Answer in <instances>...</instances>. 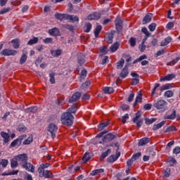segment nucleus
<instances>
[{
    "instance_id": "nucleus-48",
    "label": "nucleus",
    "mask_w": 180,
    "mask_h": 180,
    "mask_svg": "<svg viewBox=\"0 0 180 180\" xmlns=\"http://www.w3.org/2000/svg\"><path fill=\"white\" fill-rule=\"evenodd\" d=\"M9 162L8 161V160H1V161L0 162V165H2L3 168H6V165H8V163Z\"/></svg>"
},
{
    "instance_id": "nucleus-6",
    "label": "nucleus",
    "mask_w": 180,
    "mask_h": 180,
    "mask_svg": "<svg viewBox=\"0 0 180 180\" xmlns=\"http://www.w3.org/2000/svg\"><path fill=\"white\" fill-rule=\"evenodd\" d=\"M57 130H58V127L55 124L51 123L48 126V131L50 133L52 139L56 138V134L57 133Z\"/></svg>"
},
{
    "instance_id": "nucleus-8",
    "label": "nucleus",
    "mask_w": 180,
    "mask_h": 180,
    "mask_svg": "<svg viewBox=\"0 0 180 180\" xmlns=\"http://www.w3.org/2000/svg\"><path fill=\"white\" fill-rule=\"evenodd\" d=\"M1 54H2V56H16V54H18V51L9 49H6L1 52Z\"/></svg>"
},
{
    "instance_id": "nucleus-47",
    "label": "nucleus",
    "mask_w": 180,
    "mask_h": 180,
    "mask_svg": "<svg viewBox=\"0 0 180 180\" xmlns=\"http://www.w3.org/2000/svg\"><path fill=\"white\" fill-rule=\"evenodd\" d=\"M140 117H141V114L140 112H136V116L133 118L132 121L134 123H136V122L140 120Z\"/></svg>"
},
{
    "instance_id": "nucleus-42",
    "label": "nucleus",
    "mask_w": 180,
    "mask_h": 180,
    "mask_svg": "<svg viewBox=\"0 0 180 180\" xmlns=\"http://www.w3.org/2000/svg\"><path fill=\"white\" fill-rule=\"evenodd\" d=\"M156 121H157V118H152V119L146 118L145 120V123H146V124H151L154 123V122H156Z\"/></svg>"
},
{
    "instance_id": "nucleus-39",
    "label": "nucleus",
    "mask_w": 180,
    "mask_h": 180,
    "mask_svg": "<svg viewBox=\"0 0 180 180\" xmlns=\"http://www.w3.org/2000/svg\"><path fill=\"white\" fill-rule=\"evenodd\" d=\"M107 43L108 44H112L113 43V32L110 35H109L106 39H105Z\"/></svg>"
},
{
    "instance_id": "nucleus-26",
    "label": "nucleus",
    "mask_w": 180,
    "mask_h": 180,
    "mask_svg": "<svg viewBox=\"0 0 180 180\" xmlns=\"http://www.w3.org/2000/svg\"><path fill=\"white\" fill-rule=\"evenodd\" d=\"M103 91L104 94H113V92L115 91V89H113V87L106 86L103 89Z\"/></svg>"
},
{
    "instance_id": "nucleus-30",
    "label": "nucleus",
    "mask_w": 180,
    "mask_h": 180,
    "mask_svg": "<svg viewBox=\"0 0 180 180\" xmlns=\"http://www.w3.org/2000/svg\"><path fill=\"white\" fill-rule=\"evenodd\" d=\"M33 142V136L30 135L26 140H25L22 142V144L24 146H27L28 144H30V143Z\"/></svg>"
},
{
    "instance_id": "nucleus-15",
    "label": "nucleus",
    "mask_w": 180,
    "mask_h": 180,
    "mask_svg": "<svg viewBox=\"0 0 180 180\" xmlns=\"http://www.w3.org/2000/svg\"><path fill=\"white\" fill-rule=\"evenodd\" d=\"M67 19L70 20V22H79V18L77 15H68Z\"/></svg>"
},
{
    "instance_id": "nucleus-13",
    "label": "nucleus",
    "mask_w": 180,
    "mask_h": 180,
    "mask_svg": "<svg viewBox=\"0 0 180 180\" xmlns=\"http://www.w3.org/2000/svg\"><path fill=\"white\" fill-rule=\"evenodd\" d=\"M151 19H153V14L148 13L143 19V25H147V23H150V22H151Z\"/></svg>"
},
{
    "instance_id": "nucleus-7",
    "label": "nucleus",
    "mask_w": 180,
    "mask_h": 180,
    "mask_svg": "<svg viewBox=\"0 0 180 180\" xmlns=\"http://www.w3.org/2000/svg\"><path fill=\"white\" fill-rule=\"evenodd\" d=\"M115 27L117 32L118 33H120L123 29V20H122V18L117 17L115 20Z\"/></svg>"
},
{
    "instance_id": "nucleus-49",
    "label": "nucleus",
    "mask_w": 180,
    "mask_h": 180,
    "mask_svg": "<svg viewBox=\"0 0 180 180\" xmlns=\"http://www.w3.org/2000/svg\"><path fill=\"white\" fill-rule=\"evenodd\" d=\"M165 96H166L167 98H171L172 96H174V92H172V91H167L165 93Z\"/></svg>"
},
{
    "instance_id": "nucleus-40",
    "label": "nucleus",
    "mask_w": 180,
    "mask_h": 180,
    "mask_svg": "<svg viewBox=\"0 0 180 180\" xmlns=\"http://www.w3.org/2000/svg\"><path fill=\"white\" fill-rule=\"evenodd\" d=\"M176 117V112L174 110L170 115H166L165 119L174 120Z\"/></svg>"
},
{
    "instance_id": "nucleus-4",
    "label": "nucleus",
    "mask_w": 180,
    "mask_h": 180,
    "mask_svg": "<svg viewBox=\"0 0 180 180\" xmlns=\"http://www.w3.org/2000/svg\"><path fill=\"white\" fill-rule=\"evenodd\" d=\"M38 172L41 178H53V174L49 170H44V167L41 166L38 168Z\"/></svg>"
},
{
    "instance_id": "nucleus-27",
    "label": "nucleus",
    "mask_w": 180,
    "mask_h": 180,
    "mask_svg": "<svg viewBox=\"0 0 180 180\" xmlns=\"http://www.w3.org/2000/svg\"><path fill=\"white\" fill-rule=\"evenodd\" d=\"M26 113H36L37 112V107L34 106L29 108L25 109Z\"/></svg>"
},
{
    "instance_id": "nucleus-1",
    "label": "nucleus",
    "mask_w": 180,
    "mask_h": 180,
    "mask_svg": "<svg viewBox=\"0 0 180 180\" xmlns=\"http://www.w3.org/2000/svg\"><path fill=\"white\" fill-rule=\"evenodd\" d=\"M27 155L21 154L16 156L15 160L19 162L20 165L25 168L29 172H34V166L27 162Z\"/></svg>"
},
{
    "instance_id": "nucleus-37",
    "label": "nucleus",
    "mask_w": 180,
    "mask_h": 180,
    "mask_svg": "<svg viewBox=\"0 0 180 180\" xmlns=\"http://www.w3.org/2000/svg\"><path fill=\"white\" fill-rule=\"evenodd\" d=\"M108 126H109V122L101 123L98 125V129L103 130V129H105V127H108Z\"/></svg>"
},
{
    "instance_id": "nucleus-9",
    "label": "nucleus",
    "mask_w": 180,
    "mask_h": 180,
    "mask_svg": "<svg viewBox=\"0 0 180 180\" xmlns=\"http://www.w3.org/2000/svg\"><path fill=\"white\" fill-rule=\"evenodd\" d=\"M79 98H81V93L76 92L69 99V102L70 103H74V102H77V101H78Z\"/></svg>"
},
{
    "instance_id": "nucleus-35",
    "label": "nucleus",
    "mask_w": 180,
    "mask_h": 180,
    "mask_svg": "<svg viewBox=\"0 0 180 180\" xmlns=\"http://www.w3.org/2000/svg\"><path fill=\"white\" fill-rule=\"evenodd\" d=\"M89 160H91V155H89V153H86L82 158V161L84 162H88Z\"/></svg>"
},
{
    "instance_id": "nucleus-46",
    "label": "nucleus",
    "mask_w": 180,
    "mask_h": 180,
    "mask_svg": "<svg viewBox=\"0 0 180 180\" xmlns=\"http://www.w3.org/2000/svg\"><path fill=\"white\" fill-rule=\"evenodd\" d=\"M180 60L179 57L176 58L175 59H174L173 60L167 63V65H175V64H176V63H178V60Z\"/></svg>"
},
{
    "instance_id": "nucleus-44",
    "label": "nucleus",
    "mask_w": 180,
    "mask_h": 180,
    "mask_svg": "<svg viewBox=\"0 0 180 180\" xmlns=\"http://www.w3.org/2000/svg\"><path fill=\"white\" fill-rule=\"evenodd\" d=\"M176 130V127H175V126H171L165 129V133H169L170 131H175Z\"/></svg>"
},
{
    "instance_id": "nucleus-38",
    "label": "nucleus",
    "mask_w": 180,
    "mask_h": 180,
    "mask_svg": "<svg viewBox=\"0 0 180 180\" xmlns=\"http://www.w3.org/2000/svg\"><path fill=\"white\" fill-rule=\"evenodd\" d=\"M39 41V38L37 37H34L33 39H30L28 42L27 44L30 46H32V44H36Z\"/></svg>"
},
{
    "instance_id": "nucleus-53",
    "label": "nucleus",
    "mask_w": 180,
    "mask_h": 180,
    "mask_svg": "<svg viewBox=\"0 0 180 180\" xmlns=\"http://www.w3.org/2000/svg\"><path fill=\"white\" fill-rule=\"evenodd\" d=\"M129 44L131 47H134L136 46V38L131 37L129 39Z\"/></svg>"
},
{
    "instance_id": "nucleus-20",
    "label": "nucleus",
    "mask_w": 180,
    "mask_h": 180,
    "mask_svg": "<svg viewBox=\"0 0 180 180\" xmlns=\"http://www.w3.org/2000/svg\"><path fill=\"white\" fill-rule=\"evenodd\" d=\"M142 96H143V94H141V91H139L138 95L136 98L134 106H136V105H137V103H140L141 102V101L143 99Z\"/></svg>"
},
{
    "instance_id": "nucleus-64",
    "label": "nucleus",
    "mask_w": 180,
    "mask_h": 180,
    "mask_svg": "<svg viewBox=\"0 0 180 180\" xmlns=\"http://www.w3.org/2000/svg\"><path fill=\"white\" fill-rule=\"evenodd\" d=\"M180 153V147L176 146L174 150H173V154H179Z\"/></svg>"
},
{
    "instance_id": "nucleus-41",
    "label": "nucleus",
    "mask_w": 180,
    "mask_h": 180,
    "mask_svg": "<svg viewBox=\"0 0 180 180\" xmlns=\"http://www.w3.org/2000/svg\"><path fill=\"white\" fill-rule=\"evenodd\" d=\"M20 144H22L20 143V141H18V139H16L15 140H14L11 143V147H16V146H18L19 147V146H20Z\"/></svg>"
},
{
    "instance_id": "nucleus-22",
    "label": "nucleus",
    "mask_w": 180,
    "mask_h": 180,
    "mask_svg": "<svg viewBox=\"0 0 180 180\" xmlns=\"http://www.w3.org/2000/svg\"><path fill=\"white\" fill-rule=\"evenodd\" d=\"M120 46V44H119V42L114 43L110 48L111 53H115V51H117V49H119Z\"/></svg>"
},
{
    "instance_id": "nucleus-43",
    "label": "nucleus",
    "mask_w": 180,
    "mask_h": 180,
    "mask_svg": "<svg viewBox=\"0 0 180 180\" xmlns=\"http://www.w3.org/2000/svg\"><path fill=\"white\" fill-rule=\"evenodd\" d=\"M56 76V73L54 72H51L49 74V77H50V82L51 84H55L56 83V79H54V77Z\"/></svg>"
},
{
    "instance_id": "nucleus-60",
    "label": "nucleus",
    "mask_w": 180,
    "mask_h": 180,
    "mask_svg": "<svg viewBox=\"0 0 180 180\" xmlns=\"http://www.w3.org/2000/svg\"><path fill=\"white\" fill-rule=\"evenodd\" d=\"M169 86H170L169 84H165L160 87V91H162L167 89H169Z\"/></svg>"
},
{
    "instance_id": "nucleus-25",
    "label": "nucleus",
    "mask_w": 180,
    "mask_h": 180,
    "mask_svg": "<svg viewBox=\"0 0 180 180\" xmlns=\"http://www.w3.org/2000/svg\"><path fill=\"white\" fill-rule=\"evenodd\" d=\"M1 136L4 139V143H8L9 142V134L6 133L4 131L1 132Z\"/></svg>"
},
{
    "instance_id": "nucleus-29",
    "label": "nucleus",
    "mask_w": 180,
    "mask_h": 180,
    "mask_svg": "<svg viewBox=\"0 0 180 180\" xmlns=\"http://www.w3.org/2000/svg\"><path fill=\"white\" fill-rule=\"evenodd\" d=\"M77 109H78V105H77V104H75L68 110V112L70 113V115H71V113H75V112H77Z\"/></svg>"
},
{
    "instance_id": "nucleus-54",
    "label": "nucleus",
    "mask_w": 180,
    "mask_h": 180,
    "mask_svg": "<svg viewBox=\"0 0 180 180\" xmlns=\"http://www.w3.org/2000/svg\"><path fill=\"white\" fill-rule=\"evenodd\" d=\"M141 32H142V33H143L144 34H146V36L147 37H149L150 34H151V33H150V32H148V30H147L146 27H143V28L141 29Z\"/></svg>"
},
{
    "instance_id": "nucleus-55",
    "label": "nucleus",
    "mask_w": 180,
    "mask_h": 180,
    "mask_svg": "<svg viewBox=\"0 0 180 180\" xmlns=\"http://www.w3.org/2000/svg\"><path fill=\"white\" fill-rule=\"evenodd\" d=\"M140 157H141V153H137L136 154H134L132 156V159L136 161V160H139V158H140Z\"/></svg>"
},
{
    "instance_id": "nucleus-17",
    "label": "nucleus",
    "mask_w": 180,
    "mask_h": 180,
    "mask_svg": "<svg viewBox=\"0 0 180 180\" xmlns=\"http://www.w3.org/2000/svg\"><path fill=\"white\" fill-rule=\"evenodd\" d=\"M165 123H167V121H162L158 124H154L153 127V130H154V131H155V130H158V129H161V127H162V126H164V124H165Z\"/></svg>"
},
{
    "instance_id": "nucleus-11",
    "label": "nucleus",
    "mask_w": 180,
    "mask_h": 180,
    "mask_svg": "<svg viewBox=\"0 0 180 180\" xmlns=\"http://www.w3.org/2000/svg\"><path fill=\"white\" fill-rule=\"evenodd\" d=\"M127 75H129V67L126 65L120 73V77H121V78H126Z\"/></svg>"
},
{
    "instance_id": "nucleus-2",
    "label": "nucleus",
    "mask_w": 180,
    "mask_h": 180,
    "mask_svg": "<svg viewBox=\"0 0 180 180\" xmlns=\"http://www.w3.org/2000/svg\"><path fill=\"white\" fill-rule=\"evenodd\" d=\"M74 116L70 112H63L61 116V122L63 124L66 126H72Z\"/></svg>"
},
{
    "instance_id": "nucleus-59",
    "label": "nucleus",
    "mask_w": 180,
    "mask_h": 180,
    "mask_svg": "<svg viewBox=\"0 0 180 180\" xmlns=\"http://www.w3.org/2000/svg\"><path fill=\"white\" fill-rule=\"evenodd\" d=\"M85 77H86V70H83L81 72L80 78L81 79H84Z\"/></svg>"
},
{
    "instance_id": "nucleus-10",
    "label": "nucleus",
    "mask_w": 180,
    "mask_h": 180,
    "mask_svg": "<svg viewBox=\"0 0 180 180\" xmlns=\"http://www.w3.org/2000/svg\"><path fill=\"white\" fill-rule=\"evenodd\" d=\"M88 20H98V19H101V14L99 13H94L92 14H90L87 17Z\"/></svg>"
},
{
    "instance_id": "nucleus-36",
    "label": "nucleus",
    "mask_w": 180,
    "mask_h": 180,
    "mask_svg": "<svg viewBox=\"0 0 180 180\" xmlns=\"http://www.w3.org/2000/svg\"><path fill=\"white\" fill-rule=\"evenodd\" d=\"M85 29H84V32L86 33H89V32H91V29H92V24H91L90 22H87L85 24Z\"/></svg>"
},
{
    "instance_id": "nucleus-18",
    "label": "nucleus",
    "mask_w": 180,
    "mask_h": 180,
    "mask_svg": "<svg viewBox=\"0 0 180 180\" xmlns=\"http://www.w3.org/2000/svg\"><path fill=\"white\" fill-rule=\"evenodd\" d=\"M62 51L61 49L51 50V54L53 57H59V56H61Z\"/></svg>"
},
{
    "instance_id": "nucleus-23",
    "label": "nucleus",
    "mask_w": 180,
    "mask_h": 180,
    "mask_svg": "<svg viewBox=\"0 0 180 180\" xmlns=\"http://www.w3.org/2000/svg\"><path fill=\"white\" fill-rule=\"evenodd\" d=\"M150 143V139L148 138H143L139 142V146H146V144H148Z\"/></svg>"
},
{
    "instance_id": "nucleus-21",
    "label": "nucleus",
    "mask_w": 180,
    "mask_h": 180,
    "mask_svg": "<svg viewBox=\"0 0 180 180\" xmlns=\"http://www.w3.org/2000/svg\"><path fill=\"white\" fill-rule=\"evenodd\" d=\"M11 43L14 49H19V47L20 46V41H19V39H13L11 41Z\"/></svg>"
},
{
    "instance_id": "nucleus-33",
    "label": "nucleus",
    "mask_w": 180,
    "mask_h": 180,
    "mask_svg": "<svg viewBox=\"0 0 180 180\" xmlns=\"http://www.w3.org/2000/svg\"><path fill=\"white\" fill-rule=\"evenodd\" d=\"M26 60H27V52H26L25 53H22L20 59V63L21 64H25V63H26Z\"/></svg>"
},
{
    "instance_id": "nucleus-63",
    "label": "nucleus",
    "mask_w": 180,
    "mask_h": 180,
    "mask_svg": "<svg viewBox=\"0 0 180 180\" xmlns=\"http://www.w3.org/2000/svg\"><path fill=\"white\" fill-rule=\"evenodd\" d=\"M133 162H134V160L132 159V158L131 159H129L127 162V165H128L129 167H131V165H133Z\"/></svg>"
},
{
    "instance_id": "nucleus-34",
    "label": "nucleus",
    "mask_w": 180,
    "mask_h": 180,
    "mask_svg": "<svg viewBox=\"0 0 180 180\" xmlns=\"http://www.w3.org/2000/svg\"><path fill=\"white\" fill-rule=\"evenodd\" d=\"M102 30V26L101 25H98L95 30H94V34H95V37H98L99 36V33H101V31Z\"/></svg>"
},
{
    "instance_id": "nucleus-24",
    "label": "nucleus",
    "mask_w": 180,
    "mask_h": 180,
    "mask_svg": "<svg viewBox=\"0 0 180 180\" xmlns=\"http://www.w3.org/2000/svg\"><path fill=\"white\" fill-rule=\"evenodd\" d=\"M172 41V38L171 37H167L164 41L160 43V46L162 47H164V46H167V44H169L171 41Z\"/></svg>"
},
{
    "instance_id": "nucleus-31",
    "label": "nucleus",
    "mask_w": 180,
    "mask_h": 180,
    "mask_svg": "<svg viewBox=\"0 0 180 180\" xmlns=\"http://www.w3.org/2000/svg\"><path fill=\"white\" fill-rule=\"evenodd\" d=\"M111 153L110 149H108V150H106L105 152H104L100 157V161L102 162L103 161V160H105V158H106V157L108 155L109 153Z\"/></svg>"
},
{
    "instance_id": "nucleus-56",
    "label": "nucleus",
    "mask_w": 180,
    "mask_h": 180,
    "mask_svg": "<svg viewBox=\"0 0 180 180\" xmlns=\"http://www.w3.org/2000/svg\"><path fill=\"white\" fill-rule=\"evenodd\" d=\"M11 168H16L18 167V160H12L11 162Z\"/></svg>"
},
{
    "instance_id": "nucleus-50",
    "label": "nucleus",
    "mask_w": 180,
    "mask_h": 180,
    "mask_svg": "<svg viewBox=\"0 0 180 180\" xmlns=\"http://www.w3.org/2000/svg\"><path fill=\"white\" fill-rule=\"evenodd\" d=\"M155 27H157V24L155 23H152L148 26L150 32H154L155 30Z\"/></svg>"
},
{
    "instance_id": "nucleus-5",
    "label": "nucleus",
    "mask_w": 180,
    "mask_h": 180,
    "mask_svg": "<svg viewBox=\"0 0 180 180\" xmlns=\"http://www.w3.org/2000/svg\"><path fill=\"white\" fill-rule=\"evenodd\" d=\"M118 136L119 135H117V134H113L112 133H108L103 136L102 141H100L99 143L102 144V143H109V141H112V140L117 139Z\"/></svg>"
},
{
    "instance_id": "nucleus-58",
    "label": "nucleus",
    "mask_w": 180,
    "mask_h": 180,
    "mask_svg": "<svg viewBox=\"0 0 180 180\" xmlns=\"http://www.w3.org/2000/svg\"><path fill=\"white\" fill-rule=\"evenodd\" d=\"M89 85H91V82L87 81L82 84L81 88L82 89H85V88H86V86H89Z\"/></svg>"
},
{
    "instance_id": "nucleus-12",
    "label": "nucleus",
    "mask_w": 180,
    "mask_h": 180,
    "mask_svg": "<svg viewBox=\"0 0 180 180\" xmlns=\"http://www.w3.org/2000/svg\"><path fill=\"white\" fill-rule=\"evenodd\" d=\"M120 157V152H118L116 153V155H112L109 158H107V162H115L117 158Z\"/></svg>"
},
{
    "instance_id": "nucleus-3",
    "label": "nucleus",
    "mask_w": 180,
    "mask_h": 180,
    "mask_svg": "<svg viewBox=\"0 0 180 180\" xmlns=\"http://www.w3.org/2000/svg\"><path fill=\"white\" fill-rule=\"evenodd\" d=\"M168 103L167 101L164 100H159L156 103H154V108H156L158 110H160V112H165L167 110V105Z\"/></svg>"
},
{
    "instance_id": "nucleus-52",
    "label": "nucleus",
    "mask_w": 180,
    "mask_h": 180,
    "mask_svg": "<svg viewBox=\"0 0 180 180\" xmlns=\"http://www.w3.org/2000/svg\"><path fill=\"white\" fill-rule=\"evenodd\" d=\"M169 175H171V169H170V168H167V169H166V170L165 171L164 176H165V178H168V177H169Z\"/></svg>"
},
{
    "instance_id": "nucleus-16",
    "label": "nucleus",
    "mask_w": 180,
    "mask_h": 180,
    "mask_svg": "<svg viewBox=\"0 0 180 180\" xmlns=\"http://www.w3.org/2000/svg\"><path fill=\"white\" fill-rule=\"evenodd\" d=\"M77 61L80 65L85 63V56L82 53H78Z\"/></svg>"
},
{
    "instance_id": "nucleus-28",
    "label": "nucleus",
    "mask_w": 180,
    "mask_h": 180,
    "mask_svg": "<svg viewBox=\"0 0 180 180\" xmlns=\"http://www.w3.org/2000/svg\"><path fill=\"white\" fill-rule=\"evenodd\" d=\"M49 34H51V36H58V34H60V32L58 31V29L53 28L49 30Z\"/></svg>"
},
{
    "instance_id": "nucleus-14",
    "label": "nucleus",
    "mask_w": 180,
    "mask_h": 180,
    "mask_svg": "<svg viewBox=\"0 0 180 180\" xmlns=\"http://www.w3.org/2000/svg\"><path fill=\"white\" fill-rule=\"evenodd\" d=\"M68 14H61L59 13H56L55 18L58 20H66Z\"/></svg>"
},
{
    "instance_id": "nucleus-19",
    "label": "nucleus",
    "mask_w": 180,
    "mask_h": 180,
    "mask_svg": "<svg viewBox=\"0 0 180 180\" xmlns=\"http://www.w3.org/2000/svg\"><path fill=\"white\" fill-rule=\"evenodd\" d=\"M175 78V75L174 74H170L167 75L164 77L160 78V81H171V79H174Z\"/></svg>"
},
{
    "instance_id": "nucleus-62",
    "label": "nucleus",
    "mask_w": 180,
    "mask_h": 180,
    "mask_svg": "<svg viewBox=\"0 0 180 180\" xmlns=\"http://www.w3.org/2000/svg\"><path fill=\"white\" fill-rule=\"evenodd\" d=\"M135 123H136L137 127H139V128L141 127V125L143 124V119L139 120Z\"/></svg>"
},
{
    "instance_id": "nucleus-32",
    "label": "nucleus",
    "mask_w": 180,
    "mask_h": 180,
    "mask_svg": "<svg viewBox=\"0 0 180 180\" xmlns=\"http://www.w3.org/2000/svg\"><path fill=\"white\" fill-rule=\"evenodd\" d=\"M123 65H124V59L121 58L117 63V70H120L123 68Z\"/></svg>"
},
{
    "instance_id": "nucleus-61",
    "label": "nucleus",
    "mask_w": 180,
    "mask_h": 180,
    "mask_svg": "<svg viewBox=\"0 0 180 180\" xmlns=\"http://www.w3.org/2000/svg\"><path fill=\"white\" fill-rule=\"evenodd\" d=\"M165 51L164 49H161L157 52V53L155 55V57H159V56H162L165 54Z\"/></svg>"
},
{
    "instance_id": "nucleus-51",
    "label": "nucleus",
    "mask_w": 180,
    "mask_h": 180,
    "mask_svg": "<svg viewBox=\"0 0 180 180\" xmlns=\"http://www.w3.org/2000/svg\"><path fill=\"white\" fill-rule=\"evenodd\" d=\"M12 8H11L10 7L8 8H4L3 9H1L0 11V15H4V13H6L7 12H9V11H11Z\"/></svg>"
},
{
    "instance_id": "nucleus-57",
    "label": "nucleus",
    "mask_w": 180,
    "mask_h": 180,
    "mask_svg": "<svg viewBox=\"0 0 180 180\" xmlns=\"http://www.w3.org/2000/svg\"><path fill=\"white\" fill-rule=\"evenodd\" d=\"M65 29H68V30H70V32H74V26L71 25H64Z\"/></svg>"
},
{
    "instance_id": "nucleus-45",
    "label": "nucleus",
    "mask_w": 180,
    "mask_h": 180,
    "mask_svg": "<svg viewBox=\"0 0 180 180\" xmlns=\"http://www.w3.org/2000/svg\"><path fill=\"white\" fill-rule=\"evenodd\" d=\"M102 172H103V169H98L94 170L91 173V175L95 176V175H98V174H102Z\"/></svg>"
}]
</instances>
